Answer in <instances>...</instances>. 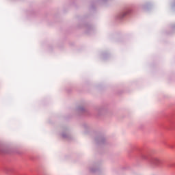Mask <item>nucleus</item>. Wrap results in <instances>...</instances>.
<instances>
[{
    "label": "nucleus",
    "mask_w": 175,
    "mask_h": 175,
    "mask_svg": "<svg viewBox=\"0 0 175 175\" xmlns=\"http://www.w3.org/2000/svg\"><path fill=\"white\" fill-rule=\"evenodd\" d=\"M154 162L155 165H159V163H161V159H159V158H155L154 159Z\"/></svg>",
    "instance_id": "1"
}]
</instances>
